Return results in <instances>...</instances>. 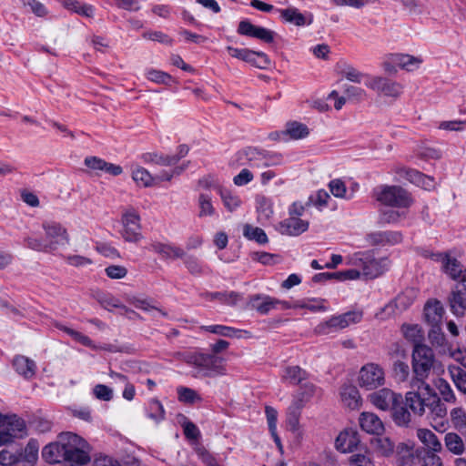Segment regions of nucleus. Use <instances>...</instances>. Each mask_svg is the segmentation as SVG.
Here are the masks:
<instances>
[{
  "instance_id": "nucleus-1",
  "label": "nucleus",
  "mask_w": 466,
  "mask_h": 466,
  "mask_svg": "<svg viewBox=\"0 0 466 466\" xmlns=\"http://www.w3.org/2000/svg\"><path fill=\"white\" fill-rule=\"evenodd\" d=\"M180 359L193 368L194 378H214L225 373L223 360L211 353L187 351L179 353Z\"/></svg>"
},
{
  "instance_id": "nucleus-2",
  "label": "nucleus",
  "mask_w": 466,
  "mask_h": 466,
  "mask_svg": "<svg viewBox=\"0 0 466 466\" xmlns=\"http://www.w3.org/2000/svg\"><path fill=\"white\" fill-rule=\"evenodd\" d=\"M435 360L433 350L427 345L416 343L412 351V370L414 379L411 381V388L424 389L430 390L431 386L425 382Z\"/></svg>"
},
{
  "instance_id": "nucleus-3",
  "label": "nucleus",
  "mask_w": 466,
  "mask_h": 466,
  "mask_svg": "<svg viewBox=\"0 0 466 466\" xmlns=\"http://www.w3.org/2000/svg\"><path fill=\"white\" fill-rule=\"evenodd\" d=\"M59 440L65 461L86 465L91 461L90 452L92 448L79 435L71 431L61 432Z\"/></svg>"
},
{
  "instance_id": "nucleus-4",
  "label": "nucleus",
  "mask_w": 466,
  "mask_h": 466,
  "mask_svg": "<svg viewBox=\"0 0 466 466\" xmlns=\"http://www.w3.org/2000/svg\"><path fill=\"white\" fill-rule=\"evenodd\" d=\"M39 444L35 439H30L26 446L12 447L0 451V464L3 466H25V462L34 464L38 459Z\"/></svg>"
},
{
  "instance_id": "nucleus-5",
  "label": "nucleus",
  "mask_w": 466,
  "mask_h": 466,
  "mask_svg": "<svg viewBox=\"0 0 466 466\" xmlns=\"http://www.w3.org/2000/svg\"><path fill=\"white\" fill-rule=\"evenodd\" d=\"M376 199L381 204L393 208H409L412 198L409 192L400 186H383L376 194Z\"/></svg>"
},
{
  "instance_id": "nucleus-6",
  "label": "nucleus",
  "mask_w": 466,
  "mask_h": 466,
  "mask_svg": "<svg viewBox=\"0 0 466 466\" xmlns=\"http://www.w3.org/2000/svg\"><path fill=\"white\" fill-rule=\"evenodd\" d=\"M0 426V446L10 443L16 438H24L27 434L25 420L16 415L3 416Z\"/></svg>"
},
{
  "instance_id": "nucleus-7",
  "label": "nucleus",
  "mask_w": 466,
  "mask_h": 466,
  "mask_svg": "<svg viewBox=\"0 0 466 466\" xmlns=\"http://www.w3.org/2000/svg\"><path fill=\"white\" fill-rule=\"evenodd\" d=\"M361 314L355 311H349L344 314L334 316L329 320L317 326L316 330L319 334H329L347 328L351 323H358L361 319Z\"/></svg>"
},
{
  "instance_id": "nucleus-8",
  "label": "nucleus",
  "mask_w": 466,
  "mask_h": 466,
  "mask_svg": "<svg viewBox=\"0 0 466 466\" xmlns=\"http://www.w3.org/2000/svg\"><path fill=\"white\" fill-rule=\"evenodd\" d=\"M384 371L375 363L364 365L360 371V386L367 390H374L384 384Z\"/></svg>"
},
{
  "instance_id": "nucleus-9",
  "label": "nucleus",
  "mask_w": 466,
  "mask_h": 466,
  "mask_svg": "<svg viewBox=\"0 0 466 466\" xmlns=\"http://www.w3.org/2000/svg\"><path fill=\"white\" fill-rule=\"evenodd\" d=\"M122 224L121 235L126 241L137 243L143 238L140 217L135 210L130 209L123 214Z\"/></svg>"
},
{
  "instance_id": "nucleus-10",
  "label": "nucleus",
  "mask_w": 466,
  "mask_h": 466,
  "mask_svg": "<svg viewBox=\"0 0 466 466\" xmlns=\"http://www.w3.org/2000/svg\"><path fill=\"white\" fill-rule=\"evenodd\" d=\"M227 51L232 57L261 69H265L270 65V59L264 52L253 51L248 48H235L230 46H227Z\"/></svg>"
},
{
  "instance_id": "nucleus-11",
  "label": "nucleus",
  "mask_w": 466,
  "mask_h": 466,
  "mask_svg": "<svg viewBox=\"0 0 466 466\" xmlns=\"http://www.w3.org/2000/svg\"><path fill=\"white\" fill-rule=\"evenodd\" d=\"M365 85L374 91L394 98L399 97L403 89L400 83L382 76L371 77Z\"/></svg>"
},
{
  "instance_id": "nucleus-12",
  "label": "nucleus",
  "mask_w": 466,
  "mask_h": 466,
  "mask_svg": "<svg viewBox=\"0 0 466 466\" xmlns=\"http://www.w3.org/2000/svg\"><path fill=\"white\" fill-rule=\"evenodd\" d=\"M237 32L241 35L257 38L267 44L272 43L275 37V32L262 26L255 25L247 19L239 22Z\"/></svg>"
},
{
  "instance_id": "nucleus-13",
  "label": "nucleus",
  "mask_w": 466,
  "mask_h": 466,
  "mask_svg": "<svg viewBox=\"0 0 466 466\" xmlns=\"http://www.w3.org/2000/svg\"><path fill=\"white\" fill-rule=\"evenodd\" d=\"M362 274L368 279H375L381 275L387 266V258H375L371 252H366L360 258Z\"/></svg>"
},
{
  "instance_id": "nucleus-14",
  "label": "nucleus",
  "mask_w": 466,
  "mask_h": 466,
  "mask_svg": "<svg viewBox=\"0 0 466 466\" xmlns=\"http://www.w3.org/2000/svg\"><path fill=\"white\" fill-rule=\"evenodd\" d=\"M413 390L409 391L405 395V403L410 410L418 415L422 416L430 400V394H426L424 389L412 388Z\"/></svg>"
},
{
  "instance_id": "nucleus-15",
  "label": "nucleus",
  "mask_w": 466,
  "mask_h": 466,
  "mask_svg": "<svg viewBox=\"0 0 466 466\" xmlns=\"http://www.w3.org/2000/svg\"><path fill=\"white\" fill-rule=\"evenodd\" d=\"M42 227L49 239L48 245H53L54 250L57 248V246H65L69 243L67 230L60 223L44 222Z\"/></svg>"
},
{
  "instance_id": "nucleus-16",
  "label": "nucleus",
  "mask_w": 466,
  "mask_h": 466,
  "mask_svg": "<svg viewBox=\"0 0 466 466\" xmlns=\"http://www.w3.org/2000/svg\"><path fill=\"white\" fill-rule=\"evenodd\" d=\"M400 394H396L391 390L383 388L370 394V402L378 409L387 410L391 409Z\"/></svg>"
},
{
  "instance_id": "nucleus-17",
  "label": "nucleus",
  "mask_w": 466,
  "mask_h": 466,
  "mask_svg": "<svg viewBox=\"0 0 466 466\" xmlns=\"http://www.w3.org/2000/svg\"><path fill=\"white\" fill-rule=\"evenodd\" d=\"M279 14L283 21L296 26L309 25L313 22V15L311 13L302 14L296 7L280 9Z\"/></svg>"
},
{
  "instance_id": "nucleus-18",
  "label": "nucleus",
  "mask_w": 466,
  "mask_h": 466,
  "mask_svg": "<svg viewBox=\"0 0 466 466\" xmlns=\"http://www.w3.org/2000/svg\"><path fill=\"white\" fill-rule=\"evenodd\" d=\"M360 425L367 433L380 436L384 432V425L378 415L372 412H362L360 416Z\"/></svg>"
},
{
  "instance_id": "nucleus-19",
  "label": "nucleus",
  "mask_w": 466,
  "mask_h": 466,
  "mask_svg": "<svg viewBox=\"0 0 466 466\" xmlns=\"http://www.w3.org/2000/svg\"><path fill=\"white\" fill-rule=\"evenodd\" d=\"M249 302L252 309L261 315H266L270 310L277 309L279 299L268 295L255 294L250 296Z\"/></svg>"
},
{
  "instance_id": "nucleus-20",
  "label": "nucleus",
  "mask_w": 466,
  "mask_h": 466,
  "mask_svg": "<svg viewBox=\"0 0 466 466\" xmlns=\"http://www.w3.org/2000/svg\"><path fill=\"white\" fill-rule=\"evenodd\" d=\"M444 309L439 300H429L424 306V319L431 326L441 325Z\"/></svg>"
},
{
  "instance_id": "nucleus-21",
  "label": "nucleus",
  "mask_w": 466,
  "mask_h": 466,
  "mask_svg": "<svg viewBox=\"0 0 466 466\" xmlns=\"http://www.w3.org/2000/svg\"><path fill=\"white\" fill-rule=\"evenodd\" d=\"M309 223L299 218H289L279 223V231L281 234L289 236H299L308 230Z\"/></svg>"
},
{
  "instance_id": "nucleus-22",
  "label": "nucleus",
  "mask_w": 466,
  "mask_h": 466,
  "mask_svg": "<svg viewBox=\"0 0 466 466\" xmlns=\"http://www.w3.org/2000/svg\"><path fill=\"white\" fill-rule=\"evenodd\" d=\"M443 269L452 279L464 282L466 280V269L454 258H450L447 254L443 258Z\"/></svg>"
},
{
  "instance_id": "nucleus-23",
  "label": "nucleus",
  "mask_w": 466,
  "mask_h": 466,
  "mask_svg": "<svg viewBox=\"0 0 466 466\" xmlns=\"http://www.w3.org/2000/svg\"><path fill=\"white\" fill-rule=\"evenodd\" d=\"M390 410L392 412V419L398 426H409L411 420V415L408 410V405H406L404 402L401 395L399 397L396 403L393 404Z\"/></svg>"
},
{
  "instance_id": "nucleus-24",
  "label": "nucleus",
  "mask_w": 466,
  "mask_h": 466,
  "mask_svg": "<svg viewBox=\"0 0 466 466\" xmlns=\"http://www.w3.org/2000/svg\"><path fill=\"white\" fill-rule=\"evenodd\" d=\"M151 249L157 253L164 259H177L185 257V251L177 246L170 244L154 242L151 244Z\"/></svg>"
},
{
  "instance_id": "nucleus-25",
  "label": "nucleus",
  "mask_w": 466,
  "mask_h": 466,
  "mask_svg": "<svg viewBox=\"0 0 466 466\" xmlns=\"http://www.w3.org/2000/svg\"><path fill=\"white\" fill-rule=\"evenodd\" d=\"M13 366L15 371L25 379H31L35 375V362L23 355H17L13 360Z\"/></svg>"
},
{
  "instance_id": "nucleus-26",
  "label": "nucleus",
  "mask_w": 466,
  "mask_h": 466,
  "mask_svg": "<svg viewBox=\"0 0 466 466\" xmlns=\"http://www.w3.org/2000/svg\"><path fill=\"white\" fill-rule=\"evenodd\" d=\"M42 457L47 463L50 464L61 463L65 461L63 449H61L59 435L57 436V441L56 442L49 443L43 448Z\"/></svg>"
},
{
  "instance_id": "nucleus-27",
  "label": "nucleus",
  "mask_w": 466,
  "mask_h": 466,
  "mask_svg": "<svg viewBox=\"0 0 466 466\" xmlns=\"http://www.w3.org/2000/svg\"><path fill=\"white\" fill-rule=\"evenodd\" d=\"M426 394H430V400L427 406L429 412L433 420L443 419L447 415V408L441 401L434 390L431 387L430 390H426Z\"/></svg>"
},
{
  "instance_id": "nucleus-28",
  "label": "nucleus",
  "mask_w": 466,
  "mask_h": 466,
  "mask_svg": "<svg viewBox=\"0 0 466 466\" xmlns=\"http://www.w3.org/2000/svg\"><path fill=\"white\" fill-rule=\"evenodd\" d=\"M360 441L358 439L357 433L354 431L349 432H341L336 439V447L338 450L342 452H351Z\"/></svg>"
},
{
  "instance_id": "nucleus-29",
  "label": "nucleus",
  "mask_w": 466,
  "mask_h": 466,
  "mask_svg": "<svg viewBox=\"0 0 466 466\" xmlns=\"http://www.w3.org/2000/svg\"><path fill=\"white\" fill-rule=\"evenodd\" d=\"M208 300L217 299L228 306H235L242 299L241 294L236 291L229 292H206L202 295Z\"/></svg>"
},
{
  "instance_id": "nucleus-30",
  "label": "nucleus",
  "mask_w": 466,
  "mask_h": 466,
  "mask_svg": "<svg viewBox=\"0 0 466 466\" xmlns=\"http://www.w3.org/2000/svg\"><path fill=\"white\" fill-rule=\"evenodd\" d=\"M417 436L419 440L426 446L427 451L439 452L441 451L442 446L438 440L436 434L427 429L418 430Z\"/></svg>"
},
{
  "instance_id": "nucleus-31",
  "label": "nucleus",
  "mask_w": 466,
  "mask_h": 466,
  "mask_svg": "<svg viewBox=\"0 0 466 466\" xmlns=\"http://www.w3.org/2000/svg\"><path fill=\"white\" fill-rule=\"evenodd\" d=\"M283 380L292 385H300L308 379V372L299 366H289L285 369Z\"/></svg>"
},
{
  "instance_id": "nucleus-32",
  "label": "nucleus",
  "mask_w": 466,
  "mask_h": 466,
  "mask_svg": "<svg viewBox=\"0 0 466 466\" xmlns=\"http://www.w3.org/2000/svg\"><path fill=\"white\" fill-rule=\"evenodd\" d=\"M341 399L350 409H357L360 404V396L358 389L352 385H345L341 389Z\"/></svg>"
},
{
  "instance_id": "nucleus-33",
  "label": "nucleus",
  "mask_w": 466,
  "mask_h": 466,
  "mask_svg": "<svg viewBox=\"0 0 466 466\" xmlns=\"http://www.w3.org/2000/svg\"><path fill=\"white\" fill-rule=\"evenodd\" d=\"M247 164L252 168L264 167V150L258 147H248L243 150Z\"/></svg>"
},
{
  "instance_id": "nucleus-34",
  "label": "nucleus",
  "mask_w": 466,
  "mask_h": 466,
  "mask_svg": "<svg viewBox=\"0 0 466 466\" xmlns=\"http://www.w3.org/2000/svg\"><path fill=\"white\" fill-rule=\"evenodd\" d=\"M284 134L289 135L292 139L298 140L307 137L309 134V129L303 123L290 121L286 124Z\"/></svg>"
},
{
  "instance_id": "nucleus-35",
  "label": "nucleus",
  "mask_w": 466,
  "mask_h": 466,
  "mask_svg": "<svg viewBox=\"0 0 466 466\" xmlns=\"http://www.w3.org/2000/svg\"><path fill=\"white\" fill-rule=\"evenodd\" d=\"M61 3L64 7L80 15L86 17L94 15V7L90 5L82 4L78 0H61Z\"/></svg>"
},
{
  "instance_id": "nucleus-36",
  "label": "nucleus",
  "mask_w": 466,
  "mask_h": 466,
  "mask_svg": "<svg viewBox=\"0 0 466 466\" xmlns=\"http://www.w3.org/2000/svg\"><path fill=\"white\" fill-rule=\"evenodd\" d=\"M373 449L382 456L388 457L393 453L394 444L388 437H376L370 441Z\"/></svg>"
},
{
  "instance_id": "nucleus-37",
  "label": "nucleus",
  "mask_w": 466,
  "mask_h": 466,
  "mask_svg": "<svg viewBox=\"0 0 466 466\" xmlns=\"http://www.w3.org/2000/svg\"><path fill=\"white\" fill-rule=\"evenodd\" d=\"M444 443L448 451L455 455H461L464 451L463 441L457 433H447L444 437Z\"/></svg>"
},
{
  "instance_id": "nucleus-38",
  "label": "nucleus",
  "mask_w": 466,
  "mask_h": 466,
  "mask_svg": "<svg viewBox=\"0 0 466 466\" xmlns=\"http://www.w3.org/2000/svg\"><path fill=\"white\" fill-rule=\"evenodd\" d=\"M393 63L402 69L411 71L418 67L421 59L410 55L398 54L393 56Z\"/></svg>"
},
{
  "instance_id": "nucleus-39",
  "label": "nucleus",
  "mask_w": 466,
  "mask_h": 466,
  "mask_svg": "<svg viewBox=\"0 0 466 466\" xmlns=\"http://www.w3.org/2000/svg\"><path fill=\"white\" fill-rule=\"evenodd\" d=\"M177 392L178 400L186 404H194L203 400L202 397L191 388L180 386L177 389Z\"/></svg>"
},
{
  "instance_id": "nucleus-40",
  "label": "nucleus",
  "mask_w": 466,
  "mask_h": 466,
  "mask_svg": "<svg viewBox=\"0 0 466 466\" xmlns=\"http://www.w3.org/2000/svg\"><path fill=\"white\" fill-rule=\"evenodd\" d=\"M243 235L249 240H255L258 244H266L268 239L265 231L258 227L246 224L243 228Z\"/></svg>"
},
{
  "instance_id": "nucleus-41",
  "label": "nucleus",
  "mask_w": 466,
  "mask_h": 466,
  "mask_svg": "<svg viewBox=\"0 0 466 466\" xmlns=\"http://www.w3.org/2000/svg\"><path fill=\"white\" fill-rule=\"evenodd\" d=\"M201 329L217 334L222 337L234 338L238 337V334L241 331L233 327L224 326V325H209V326H202Z\"/></svg>"
},
{
  "instance_id": "nucleus-42",
  "label": "nucleus",
  "mask_w": 466,
  "mask_h": 466,
  "mask_svg": "<svg viewBox=\"0 0 466 466\" xmlns=\"http://www.w3.org/2000/svg\"><path fill=\"white\" fill-rule=\"evenodd\" d=\"M407 176L411 182L418 186H421L427 190H430L434 187L432 177H428L418 170L410 169L407 172Z\"/></svg>"
},
{
  "instance_id": "nucleus-43",
  "label": "nucleus",
  "mask_w": 466,
  "mask_h": 466,
  "mask_svg": "<svg viewBox=\"0 0 466 466\" xmlns=\"http://www.w3.org/2000/svg\"><path fill=\"white\" fill-rule=\"evenodd\" d=\"M141 159L145 163H155L165 167L173 166L171 155H163L157 152H147L141 156Z\"/></svg>"
},
{
  "instance_id": "nucleus-44",
  "label": "nucleus",
  "mask_w": 466,
  "mask_h": 466,
  "mask_svg": "<svg viewBox=\"0 0 466 466\" xmlns=\"http://www.w3.org/2000/svg\"><path fill=\"white\" fill-rule=\"evenodd\" d=\"M219 196L224 204V207L229 211L233 212L241 205L240 198L234 195L230 190L223 188L220 190Z\"/></svg>"
},
{
  "instance_id": "nucleus-45",
  "label": "nucleus",
  "mask_w": 466,
  "mask_h": 466,
  "mask_svg": "<svg viewBox=\"0 0 466 466\" xmlns=\"http://www.w3.org/2000/svg\"><path fill=\"white\" fill-rule=\"evenodd\" d=\"M147 417L157 423L165 419L164 407L157 399H152L149 400L147 407Z\"/></svg>"
},
{
  "instance_id": "nucleus-46",
  "label": "nucleus",
  "mask_w": 466,
  "mask_h": 466,
  "mask_svg": "<svg viewBox=\"0 0 466 466\" xmlns=\"http://www.w3.org/2000/svg\"><path fill=\"white\" fill-rule=\"evenodd\" d=\"M466 299V288H462L461 289L453 290L449 298V302L451 306V311L459 315L460 309L464 304Z\"/></svg>"
},
{
  "instance_id": "nucleus-47",
  "label": "nucleus",
  "mask_w": 466,
  "mask_h": 466,
  "mask_svg": "<svg viewBox=\"0 0 466 466\" xmlns=\"http://www.w3.org/2000/svg\"><path fill=\"white\" fill-rule=\"evenodd\" d=\"M134 181L143 187H151L155 185V177L144 167H138L132 173Z\"/></svg>"
},
{
  "instance_id": "nucleus-48",
  "label": "nucleus",
  "mask_w": 466,
  "mask_h": 466,
  "mask_svg": "<svg viewBox=\"0 0 466 466\" xmlns=\"http://www.w3.org/2000/svg\"><path fill=\"white\" fill-rule=\"evenodd\" d=\"M199 212L198 217H212L216 211L212 205L211 197L208 194L201 193L198 197Z\"/></svg>"
},
{
  "instance_id": "nucleus-49",
  "label": "nucleus",
  "mask_w": 466,
  "mask_h": 466,
  "mask_svg": "<svg viewBox=\"0 0 466 466\" xmlns=\"http://www.w3.org/2000/svg\"><path fill=\"white\" fill-rule=\"evenodd\" d=\"M451 421L459 431L466 430V410L461 407L451 410Z\"/></svg>"
},
{
  "instance_id": "nucleus-50",
  "label": "nucleus",
  "mask_w": 466,
  "mask_h": 466,
  "mask_svg": "<svg viewBox=\"0 0 466 466\" xmlns=\"http://www.w3.org/2000/svg\"><path fill=\"white\" fill-rule=\"evenodd\" d=\"M147 77L152 82L164 84L167 86H170L171 83L174 82L173 77L169 74L156 69L148 70L147 73Z\"/></svg>"
},
{
  "instance_id": "nucleus-51",
  "label": "nucleus",
  "mask_w": 466,
  "mask_h": 466,
  "mask_svg": "<svg viewBox=\"0 0 466 466\" xmlns=\"http://www.w3.org/2000/svg\"><path fill=\"white\" fill-rule=\"evenodd\" d=\"M437 388L440 391L444 401L449 403H455L456 397L450 384L442 379H440L437 383Z\"/></svg>"
},
{
  "instance_id": "nucleus-52",
  "label": "nucleus",
  "mask_w": 466,
  "mask_h": 466,
  "mask_svg": "<svg viewBox=\"0 0 466 466\" xmlns=\"http://www.w3.org/2000/svg\"><path fill=\"white\" fill-rule=\"evenodd\" d=\"M25 243L28 248H31L35 251L49 252V251L54 250L53 245H48V243H44L39 238L27 237L25 238Z\"/></svg>"
},
{
  "instance_id": "nucleus-53",
  "label": "nucleus",
  "mask_w": 466,
  "mask_h": 466,
  "mask_svg": "<svg viewBox=\"0 0 466 466\" xmlns=\"http://www.w3.org/2000/svg\"><path fill=\"white\" fill-rule=\"evenodd\" d=\"M414 297L413 289H406L404 292L399 294L395 299L397 308L406 309L413 303Z\"/></svg>"
},
{
  "instance_id": "nucleus-54",
  "label": "nucleus",
  "mask_w": 466,
  "mask_h": 466,
  "mask_svg": "<svg viewBox=\"0 0 466 466\" xmlns=\"http://www.w3.org/2000/svg\"><path fill=\"white\" fill-rule=\"evenodd\" d=\"M97 301L106 309L111 310V308H116L121 309L122 304L119 299L109 294L100 293L97 295Z\"/></svg>"
},
{
  "instance_id": "nucleus-55",
  "label": "nucleus",
  "mask_w": 466,
  "mask_h": 466,
  "mask_svg": "<svg viewBox=\"0 0 466 466\" xmlns=\"http://www.w3.org/2000/svg\"><path fill=\"white\" fill-rule=\"evenodd\" d=\"M198 186L204 189H214L218 194L220 193V190L224 188L219 183L218 179L212 175H208L200 178L198 180Z\"/></svg>"
},
{
  "instance_id": "nucleus-56",
  "label": "nucleus",
  "mask_w": 466,
  "mask_h": 466,
  "mask_svg": "<svg viewBox=\"0 0 466 466\" xmlns=\"http://www.w3.org/2000/svg\"><path fill=\"white\" fill-rule=\"evenodd\" d=\"M392 370L394 377L400 381L406 380L410 374L409 365L400 360H396L393 363Z\"/></svg>"
},
{
  "instance_id": "nucleus-57",
  "label": "nucleus",
  "mask_w": 466,
  "mask_h": 466,
  "mask_svg": "<svg viewBox=\"0 0 466 466\" xmlns=\"http://www.w3.org/2000/svg\"><path fill=\"white\" fill-rule=\"evenodd\" d=\"M106 275L112 279H124L127 274V268L121 265H110L105 268Z\"/></svg>"
},
{
  "instance_id": "nucleus-58",
  "label": "nucleus",
  "mask_w": 466,
  "mask_h": 466,
  "mask_svg": "<svg viewBox=\"0 0 466 466\" xmlns=\"http://www.w3.org/2000/svg\"><path fill=\"white\" fill-rule=\"evenodd\" d=\"M254 261H258L263 265H273L278 262V255L270 254L268 252H253L250 254Z\"/></svg>"
},
{
  "instance_id": "nucleus-59",
  "label": "nucleus",
  "mask_w": 466,
  "mask_h": 466,
  "mask_svg": "<svg viewBox=\"0 0 466 466\" xmlns=\"http://www.w3.org/2000/svg\"><path fill=\"white\" fill-rule=\"evenodd\" d=\"M428 336L432 345L443 346L446 341L445 335L441 331V325L431 327Z\"/></svg>"
},
{
  "instance_id": "nucleus-60",
  "label": "nucleus",
  "mask_w": 466,
  "mask_h": 466,
  "mask_svg": "<svg viewBox=\"0 0 466 466\" xmlns=\"http://www.w3.org/2000/svg\"><path fill=\"white\" fill-rule=\"evenodd\" d=\"M184 258V264L191 274L199 275L202 273V267L198 259L194 256H186Z\"/></svg>"
},
{
  "instance_id": "nucleus-61",
  "label": "nucleus",
  "mask_w": 466,
  "mask_h": 466,
  "mask_svg": "<svg viewBox=\"0 0 466 466\" xmlns=\"http://www.w3.org/2000/svg\"><path fill=\"white\" fill-rule=\"evenodd\" d=\"M402 331L404 336L417 343V341L421 338L420 330L418 328V325H409V324H403L402 325Z\"/></svg>"
},
{
  "instance_id": "nucleus-62",
  "label": "nucleus",
  "mask_w": 466,
  "mask_h": 466,
  "mask_svg": "<svg viewBox=\"0 0 466 466\" xmlns=\"http://www.w3.org/2000/svg\"><path fill=\"white\" fill-rule=\"evenodd\" d=\"M329 187L332 195L336 198H345L346 186L340 179H333L329 182Z\"/></svg>"
},
{
  "instance_id": "nucleus-63",
  "label": "nucleus",
  "mask_w": 466,
  "mask_h": 466,
  "mask_svg": "<svg viewBox=\"0 0 466 466\" xmlns=\"http://www.w3.org/2000/svg\"><path fill=\"white\" fill-rule=\"evenodd\" d=\"M421 460L423 466H442L441 459L434 451H425Z\"/></svg>"
},
{
  "instance_id": "nucleus-64",
  "label": "nucleus",
  "mask_w": 466,
  "mask_h": 466,
  "mask_svg": "<svg viewBox=\"0 0 466 466\" xmlns=\"http://www.w3.org/2000/svg\"><path fill=\"white\" fill-rule=\"evenodd\" d=\"M350 466H375L374 462L363 454H355L350 458Z\"/></svg>"
}]
</instances>
